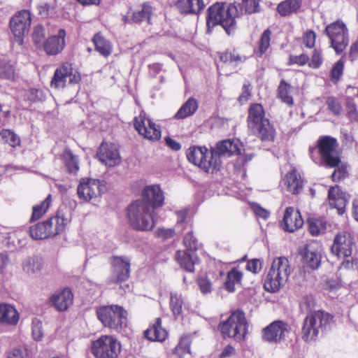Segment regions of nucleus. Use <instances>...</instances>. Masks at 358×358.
<instances>
[{
    "label": "nucleus",
    "mask_w": 358,
    "mask_h": 358,
    "mask_svg": "<svg viewBox=\"0 0 358 358\" xmlns=\"http://www.w3.org/2000/svg\"><path fill=\"white\" fill-rule=\"evenodd\" d=\"M328 199L329 205L336 208L339 215H343L345 211L346 204L349 202L350 195L343 191L338 185H336L329 188Z\"/></svg>",
    "instance_id": "5701e85b"
},
{
    "label": "nucleus",
    "mask_w": 358,
    "mask_h": 358,
    "mask_svg": "<svg viewBox=\"0 0 358 358\" xmlns=\"http://www.w3.org/2000/svg\"><path fill=\"white\" fill-rule=\"evenodd\" d=\"M142 201L149 206L152 210L164 204V193L159 185H153L146 186L142 191Z\"/></svg>",
    "instance_id": "aec40b11"
},
{
    "label": "nucleus",
    "mask_w": 358,
    "mask_h": 358,
    "mask_svg": "<svg viewBox=\"0 0 358 358\" xmlns=\"http://www.w3.org/2000/svg\"><path fill=\"white\" fill-rule=\"evenodd\" d=\"M127 216L130 226L138 231L152 230L156 222L153 210L140 199L133 201L128 206Z\"/></svg>",
    "instance_id": "7ed1b4c3"
},
{
    "label": "nucleus",
    "mask_w": 358,
    "mask_h": 358,
    "mask_svg": "<svg viewBox=\"0 0 358 358\" xmlns=\"http://www.w3.org/2000/svg\"><path fill=\"white\" fill-rule=\"evenodd\" d=\"M252 209L255 214L257 217H261L264 220H266L270 215V213L267 210L263 208L258 204L253 205Z\"/></svg>",
    "instance_id": "69168bd1"
},
{
    "label": "nucleus",
    "mask_w": 358,
    "mask_h": 358,
    "mask_svg": "<svg viewBox=\"0 0 358 358\" xmlns=\"http://www.w3.org/2000/svg\"><path fill=\"white\" fill-rule=\"evenodd\" d=\"M335 169L331 174V179L334 182H339L341 180L345 179L348 176L346 167L343 166H339L334 167Z\"/></svg>",
    "instance_id": "864d4df0"
},
{
    "label": "nucleus",
    "mask_w": 358,
    "mask_h": 358,
    "mask_svg": "<svg viewBox=\"0 0 358 358\" xmlns=\"http://www.w3.org/2000/svg\"><path fill=\"white\" fill-rule=\"evenodd\" d=\"M19 320V313L14 306L9 304L0 305V323L15 325Z\"/></svg>",
    "instance_id": "2f4dec72"
},
{
    "label": "nucleus",
    "mask_w": 358,
    "mask_h": 358,
    "mask_svg": "<svg viewBox=\"0 0 358 358\" xmlns=\"http://www.w3.org/2000/svg\"><path fill=\"white\" fill-rule=\"evenodd\" d=\"M106 190L103 181L93 178H83L78 186L77 194L80 199L94 203Z\"/></svg>",
    "instance_id": "4468645a"
},
{
    "label": "nucleus",
    "mask_w": 358,
    "mask_h": 358,
    "mask_svg": "<svg viewBox=\"0 0 358 358\" xmlns=\"http://www.w3.org/2000/svg\"><path fill=\"white\" fill-rule=\"evenodd\" d=\"M322 63V59L321 54L318 51L315 50L312 55L310 62L308 64L309 66L313 69H318L321 66Z\"/></svg>",
    "instance_id": "680f3d73"
},
{
    "label": "nucleus",
    "mask_w": 358,
    "mask_h": 358,
    "mask_svg": "<svg viewBox=\"0 0 358 358\" xmlns=\"http://www.w3.org/2000/svg\"><path fill=\"white\" fill-rule=\"evenodd\" d=\"M138 117H135L134 127L138 134L145 138L151 141H157L161 138V131L152 120L148 117L140 115Z\"/></svg>",
    "instance_id": "6ab92c4d"
},
{
    "label": "nucleus",
    "mask_w": 358,
    "mask_h": 358,
    "mask_svg": "<svg viewBox=\"0 0 358 358\" xmlns=\"http://www.w3.org/2000/svg\"><path fill=\"white\" fill-rule=\"evenodd\" d=\"M190 251L178 250L176 253V259L180 266L187 272L192 273L194 271V265L199 262V258L194 253Z\"/></svg>",
    "instance_id": "c85d7f7f"
},
{
    "label": "nucleus",
    "mask_w": 358,
    "mask_h": 358,
    "mask_svg": "<svg viewBox=\"0 0 358 358\" xmlns=\"http://www.w3.org/2000/svg\"><path fill=\"white\" fill-rule=\"evenodd\" d=\"M303 263L312 270L317 269L321 264L322 255L315 243L306 244L300 251Z\"/></svg>",
    "instance_id": "412c9836"
},
{
    "label": "nucleus",
    "mask_w": 358,
    "mask_h": 358,
    "mask_svg": "<svg viewBox=\"0 0 358 358\" xmlns=\"http://www.w3.org/2000/svg\"><path fill=\"white\" fill-rule=\"evenodd\" d=\"M271 31L267 29L262 34L259 41V50L262 56L269 48Z\"/></svg>",
    "instance_id": "8fccbe9b"
},
{
    "label": "nucleus",
    "mask_w": 358,
    "mask_h": 358,
    "mask_svg": "<svg viewBox=\"0 0 358 358\" xmlns=\"http://www.w3.org/2000/svg\"><path fill=\"white\" fill-rule=\"evenodd\" d=\"M110 264L112 266V282L120 283L129 279L131 267L130 257L113 255L110 257Z\"/></svg>",
    "instance_id": "f3484780"
},
{
    "label": "nucleus",
    "mask_w": 358,
    "mask_h": 358,
    "mask_svg": "<svg viewBox=\"0 0 358 358\" xmlns=\"http://www.w3.org/2000/svg\"><path fill=\"white\" fill-rule=\"evenodd\" d=\"M210 158L213 163V170H220L222 164V157L241 155L240 144L229 139L223 140L217 142L215 147L210 148Z\"/></svg>",
    "instance_id": "f8f14e48"
},
{
    "label": "nucleus",
    "mask_w": 358,
    "mask_h": 358,
    "mask_svg": "<svg viewBox=\"0 0 358 358\" xmlns=\"http://www.w3.org/2000/svg\"><path fill=\"white\" fill-rule=\"evenodd\" d=\"M41 268V260L38 257H29L23 264V270L27 273H36Z\"/></svg>",
    "instance_id": "a18cd8bd"
},
{
    "label": "nucleus",
    "mask_w": 358,
    "mask_h": 358,
    "mask_svg": "<svg viewBox=\"0 0 358 358\" xmlns=\"http://www.w3.org/2000/svg\"><path fill=\"white\" fill-rule=\"evenodd\" d=\"M309 60V57L306 54H301L300 55H290L289 59V64H297L299 66L305 65Z\"/></svg>",
    "instance_id": "4d7b16f0"
},
{
    "label": "nucleus",
    "mask_w": 358,
    "mask_h": 358,
    "mask_svg": "<svg viewBox=\"0 0 358 358\" xmlns=\"http://www.w3.org/2000/svg\"><path fill=\"white\" fill-rule=\"evenodd\" d=\"M336 138L330 136H324L317 141V149L321 157V163L326 167H335L341 164L338 155Z\"/></svg>",
    "instance_id": "9d476101"
},
{
    "label": "nucleus",
    "mask_w": 358,
    "mask_h": 358,
    "mask_svg": "<svg viewBox=\"0 0 358 358\" xmlns=\"http://www.w3.org/2000/svg\"><path fill=\"white\" fill-rule=\"evenodd\" d=\"M97 155L100 161L108 166H114L120 162L119 152L113 144L102 143Z\"/></svg>",
    "instance_id": "bb28decb"
},
{
    "label": "nucleus",
    "mask_w": 358,
    "mask_h": 358,
    "mask_svg": "<svg viewBox=\"0 0 358 358\" xmlns=\"http://www.w3.org/2000/svg\"><path fill=\"white\" fill-rule=\"evenodd\" d=\"M157 235L159 238L166 240L174 236L175 230L173 229H159Z\"/></svg>",
    "instance_id": "338daca9"
},
{
    "label": "nucleus",
    "mask_w": 358,
    "mask_h": 358,
    "mask_svg": "<svg viewBox=\"0 0 358 358\" xmlns=\"http://www.w3.org/2000/svg\"><path fill=\"white\" fill-rule=\"evenodd\" d=\"M15 77V68L9 61L0 60V78L13 80Z\"/></svg>",
    "instance_id": "c03bdc74"
},
{
    "label": "nucleus",
    "mask_w": 358,
    "mask_h": 358,
    "mask_svg": "<svg viewBox=\"0 0 358 358\" xmlns=\"http://www.w3.org/2000/svg\"><path fill=\"white\" fill-rule=\"evenodd\" d=\"M317 301L312 294L304 295L299 303L301 312L307 313L302 329L301 337L305 341L315 340L320 334L331 329L334 316L322 310H315Z\"/></svg>",
    "instance_id": "f257e3e1"
},
{
    "label": "nucleus",
    "mask_w": 358,
    "mask_h": 358,
    "mask_svg": "<svg viewBox=\"0 0 358 358\" xmlns=\"http://www.w3.org/2000/svg\"><path fill=\"white\" fill-rule=\"evenodd\" d=\"M73 301V295L69 288H64L60 292H55L50 298L51 306L59 312L66 310Z\"/></svg>",
    "instance_id": "a878e982"
},
{
    "label": "nucleus",
    "mask_w": 358,
    "mask_h": 358,
    "mask_svg": "<svg viewBox=\"0 0 358 358\" xmlns=\"http://www.w3.org/2000/svg\"><path fill=\"white\" fill-rule=\"evenodd\" d=\"M248 125L262 141H273L275 130L269 120L264 117V110L260 103H252L248 110Z\"/></svg>",
    "instance_id": "20e7f679"
},
{
    "label": "nucleus",
    "mask_w": 358,
    "mask_h": 358,
    "mask_svg": "<svg viewBox=\"0 0 358 358\" xmlns=\"http://www.w3.org/2000/svg\"><path fill=\"white\" fill-rule=\"evenodd\" d=\"M27 98L32 103L42 102L45 100V95L41 89L31 88L27 93Z\"/></svg>",
    "instance_id": "09e8293b"
},
{
    "label": "nucleus",
    "mask_w": 358,
    "mask_h": 358,
    "mask_svg": "<svg viewBox=\"0 0 358 358\" xmlns=\"http://www.w3.org/2000/svg\"><path fill=\"white\" fill-rule=\"evenodd\" d=\"M93 43L94 44L95 50L102 56L107 57L112 52L111 43L105 38L101 34L97 33L93 37Z\"/></svg>",
    "instance_id": "f704fd0d"
},
{
    "label": "nucleus",
    "mask_w": 358,
    "mask_h": 358,
    "mask_svg": "<svg viewBox=\"0 0 358 358\" xmlns=\"http://www.w3.org/2000/svg\"><path fill=\"white\" fill-rule=\"evenodd\" d=\"M301 6V0H285L277 6V11L281 16H287L296 13Z\"/></svg>",
    "instance_id": "e433bc0d"
},
{
    "label": "nucleus",
    "mask_w": 358,
    "mask_h": 358,
    "mask_svg": "<svg viewBox=\"0 0 358 358\" xmlns=\"http://www.w3.org/2000/svg\"><path fill=\"white\" fill-rule=\"evenodd\" d=\"M32 336L34 340L39 341L43 337L42 322L35 318L31 323Z\"/></svg>",
    "instance_id": "5fc2aeb1"
},
{
    "label": "nucleus",
    "mask_w": 358,
    "mask_h": 358,
    "mask_svg": "<svg viewBox=\"0 0 358 358\" xmlns=\"http://www.w3.org/2000/svg\"><path fill=\"white\" fill-rule=\"evenodd\" d=\"M145 337L151 341H164L167 336V331L162 327V319H156L152 327L144 331Z\"/></svg>",
    "instance_id": "473e14b6"
},
{
    "label": "nucleus",
    "mask_w": 358,
    "mask_h": 358,
    "mask_svg": "<svg viewBox=\"0 0 358 358\" xmlns=\"http://www.w3.org/2000/svg\"><path fill=\"white\" fill-rule=\"evenodd\" d=\"M239 17L238 6L235 3L225 6L217 2L207 9V34H211L215 27L220 25L228 36H234L237 29L236 18Z\"/></svg>",
    "instance_id": "f03ea898"
},
{
    "label": "nucleus",
    "mask_w": 358,
    "mask_h": 358,
    "mask_svg": "<svg viewBox=\"0 0 358 358\" xmlns=\"http://www.w3.org/2000/svg\"><path fill=\"white\" fill-rule=\"evenodd\" d=\"M29 229L26 227L19 228L9 233L6 237L7 244L10 250L22 248L27 245Z\"/></svg>",
    "instance_id": "cd10ccee"
},
{
    "label": "nucleus",
    "mask_w": 358,
    "mask_h": 358,
    "mask_svg": "<svg viewBox=\"0 0 358 358\" xmlns=\"http://www.w3.org/2000/svg\"><path fill=\"white\" fill-rule=\"evenodd\" d=\"M45 38V29L42 25H37L34 27L32 39L36 45L41 44Z\"/></svg>",
    "instance_id": "6e6d98bb"
},
{
    "label": "nucleus",
    "mask_w": 358,
    "mask_h": 358,
    "mask_svg": "<svg viewBox=\"0 0 358 358\" xmlns=\"http://www.w3.org/2000/svg\"><path fill=\"white\" fill-rule=\"evenodd\" d=\"M183 299L180 294L171 292L170 298V308L175 317H178L182 313Z\"/></svg>",
    "instance_id": "ea45409f"
},
{
    "label": "nucleus",
    "mask_w": 358,
    "mask_h": 358,
    "mask_svg": "<svg viewBox=\"0 0 358 358\" xmlns=\"http://www.w3.org/2000/svg\"><path fill=\"white\" fill-rule=\"evenodd\" d=\"M31 22V13L27 10L18 11L10 20L9 26L14 36V41L22 45L24 37L29 31Z\"/></svg>",
    "instance_id": "ddd939ff"
},
{
    "label": "nucleus",
    "mask_w": 358,
    "mask_h": 358,
    "mask_svg": "<svg viewBox=\"0 0 358 358\" xmlns=\"http://www.w3.org/2000/svg\"><path fill=\"white\" fill-rule=\"evenodd\" d=\"M263 332L264 340L277 343L285 340V334L288 333V326L287 323L277 320L265 327Z\"/></svg>",
    "instance_id": "b1692460"
},
{
    "label": "nucleus",
    "mask_w": 358,
    "mask_h": 358,
    "mask_svg": "<svg viewBox=\"0 0 358 358\" xmlns=\"http://www.w3.org/2000/svg\"><path fill=\"white\" fill-rule=\"evenodd\" d=\"M64 158L68 172L76 174L79 170L78 156L73 155L72 151L67 148L64 150Z\"/></svg>",
    "instance_id": "58836bf2"
},
{
    "label": "nucleus",
    "mask_w": 358,
    "mask_h": 358,
    "mask_svg": "<svg viewBox=\"0 0 358 358\" xmlns=\"http://www.w3.org/2000/svg\"><path fill=\"white\" fill-rule=\"evenodd\" d=\"M210 151L206 146H191L186 152L189 162L199 166L205 172H213V160L210 158Z\"/></svg>",
    "instance_id": "dca6fc26"
},
{
    "label": "nucleus",
    "mask_w": 358,
    "mask_h": 358,
    "mask_svg": "<svg viewBox=\"0 0 358 358\" xmlns=\"http://www.w3.org/2000/svg\"><path fill=\"white\" fill-rule=\"evenodd\" d=\"M324 32L336 53L342 54L349 43V33L345 24L341 20H337L327 25Z\"/></svg>",
    "instance_id": "1a4fd4ad"
},
{
    "label": "nucleus",
    "mask_w": 358,
    "mask_h": 358,
    "mask_svg": "<svg viewBox=\"0 0 358 358\" xmlns=\"http://www.w3.org/2000/svg\"><path fill=\"white\" fill-rule=\"evenodd\" d=\"M290 87V85L285 80H281L278 87V97L288 106H292L294 104L293 98L289 95Z\"/></svg>",
    "instance_id": "a19ab883"
},
{
    "label": "nucleus",
    "mask_w": 358,
    "mask_h": 358,
    "mask_svg": "<svg viewBox=\"0 0 358 358\" xmlns=\"http://www.w3.org/2000/svg\"><path fill=\"white\" fill-rule=\"evenodd\" d=\"M8 358H29L27 350L22 348H14L8 355Z\"/></svg>",
    "instance_id": "e2e57ef3"
},
{
    "label": "nucleus",
    "mask_w": 358,
    "mask_h": 358,
    "mask_svg": "<svg viewBox=\"0 0 358 358\" xmlns=\"http://www.w3.org/2000/svg\"><path fill=\"white\" fill-rule=\"evenodd\" d=\"M262 268V262L259 259H253L249 260L246 265V269L253 273H257Z\"/></svg>",
    "instance_id": "13d9d810"
},
{
    "label": "nucleus",
    "mask_w": 358,
    "mask_h": 358,
    "mask_svg": "<svg viewBox=\"0 0 358 358\" xmlns=\"http://www.w3.org/2000/svg\"><path fill=\"white\" fill-rule=\"evenodd\" d=\"M198 284L203 294H208L212 291V285L210 280L207 278H200L198 280Z\"/></svg>",
    "instance_id": "052dcab7"
},
{
    "label": "nucleus",
    "mask_w": 358,
    "mask_h": 358,
    "mask_svg": "<svg viewBox=\"0 0 358 358\" xmlns=\"http://www.w3.org/2000/svg\"><path fill=\"white\" fill-rule=\"evenodd\" d=\"M183 243L188 251L196 252L199 248V242L192 231H188L183 238Z\"/></svg>",
    "instance_id": "de8ad7c7"
},
{
    "label": "nucleus",
    "mask_w": 358,
    "mask_h": 358,
    "mask_svg": "<svg viewBox=\"0 0 358 358\" xmlns=\"http://www.w3.org/2000/svg\"><path fill=\"white\" fill-rule=\"evenodd\" d=\"M303 220L299 210L295 211L293 207L285 209L283 219L281 222L282 228L288 232H294L302 227Z\"/></svg>",
    "instance_id": "393cba45"
},
{
    "label": "nucleus",
    "mask_w": 358,
    "mask_h": 358,
    "mask_svg": "<svg viewBox=\"0 0 358 358\" xmlns=\"http://www.w3.org/2000/svg\"><path fill=\"white\" fill-rule=\"evenodd\" d=\"M66 32L59 29L56 35L48 37L43 43V50L48 55L55 56L60 53L66 46Z\"/></svg>",
    "instance_id": "4be33fe9"
},
{
    "label": "nucleus",
    "mask_w": 358,
    "mask_h": 358,
    "mask_svg": "<svg viewBox=\"0 0 358 358\" xmlns=\"http://www.w3.org/2000/svg\"><path fill=\"white\" fill-rule=\"evenodd\" d=\"M220 59L224 63L229 64L234 67L237 66L240 63L245 62V57H241L235 50H226L220 54Z\"/></svg>",
    "instance_id": "4c0bfd02"
},
{
    "label": "nucleus",
    "mask_w": 358,
    "mask_h": 358,
    "mask_svg": "<svg viewBox=\"0 0 358 358\" xmlns=\"http://www.w3.org/2000/svg\"><path fill=\"white\" fill-rule=\"evenodd\" d=\"M227 277L229 280L234 281V283H238L241 282L243 273L236 268H234L227 273Z\"/></svg>",
    "instance_id": "0e129e2a"
},
{
    "label": "nucleus",
    "mask_w": 358,
    "mask_h": 358,
    "mask_svg": "<svg viewBox=\"0 0 358 358\" xmlns=\"http://www.w3.org/2000/svg\"><path fill=\"white\" fill-rule=\"evenodd\" d=\"M51 201V195L49 194L46 199L39 205L33 207L32 215L30 220L34 221L39 219L48 210Z\"/></svg>",
    "instance_id": "37998d69"
},
{
    "label": "nucleus",
    "mask_w": 358,
    "mask_h": 358,
    "mask_svg": "<svg viewBox=\"0 0 358 358\" xmlns=\"http://www.w3.org/2000/svg\"><path fill=\"white\" fill-rule=\"evenodd\" d=\"M199 107L198 101L193 97H189L178 109L175 114L176 120H183L193 115Z\"/></svg>",
    "instance_id": "72a5a7b5"
},
{
    "label": "nucleus",
    "mask_w": 358,
    "mask_h": 358,
    "mask_svg": "<svg viewBox=\"0 0 358 358\" xmlns=\"http://www.w3.org/2000/svg\"><path fill=\"white\" fill-rule=\"evenodd\" d=\"M68 222L69 219L59 210L55 216L31 226L29 228V235L34 240H43L55 236L64 231Z\"/></svg>",
    "instance_id": "39448f33"
},
{
    "label": "nucleus",
    "mask_w": 358,
    "mask_h": 358,
    "mask_svg": "<svg viewBox=\"0 0 358 358\" xmlns=\"http://www.w3.org/2000/svg\"><path fill=\"white\" fill-rule=\"evenodd\" d=\"M67 78L69 84H78L81 76L78 71L73 70L71 64L65 62L55 69L50 85L57 89L64 88Z\"/></svg>",
    "instance_id": "2eb2a0df"
},
{
    "label": "nucleus",
    "mask_w": 358,
    "mask_h": 358,
    "mask_svg": "<svg viewBox=\"0 0 358 358\" xmlns=\"http://www.w3.org/2000/svg\"><path fill=\"white\" fill-rule=\"evenodd\" d=\"M154 9L150 3H143L141 8L136 10L131 11V21L135 24H141L145 22L151 24L150 20L153 15Z\"/></svg>",
    "instance_id": "c756f323"
},
{
    "label": "nucleus",
    "mask_w": 358,
    "mask_h": 358,
    "mask_svg": "<svg viewBox=\"0 0 358 358\" xmlns=\"http://www.w3.org/2000/svg\"><path fill=\"white\" fill-rule=\"evenodd\" d=\"M240 14L243 13L247 14H252L259 12V0H242V2L238 4Z\"/></svg>",
    "instance_id": "79ce46f5"
},
{
    "label": "nucleus",
    "mask_w": 358,
    "mask_h": 358,
    "mask_svg": "<svg viewBox=\"0 0 358 358\" xmlns=\"http://www.w3.org/2000/svg\"><path fill=\"white\" fill-rule=\"evenodd\" d=\"M315 38L316 36L313 31H307L303 36V43L307 48H311L315 45Z\"/></svg>",
    "instance_id": "bf43d9fd"
},
{
    "label": "nucleus",
    "mask_w": 358,
    "mask_h": 358,
    "mask_svg": "<svg viewBox=\"0 0 358 358\" xmlns=\"http://www.w3.org/2000/svg\"><path fill=\"white\" fill-rule=\"evenodd\" d=\"M166 145L173 151H178L181 149V144L169 136L164 138Z\"/></svg>",
    "instance_id": "774afa93"
},
{
    "label": "nucleus",
    "mask_w": 358,
    "mask_h": 358,
    "mask_svg": "<svg viewBox=\"0 0 358 358\" xmlns=\"http://www.w3.org/2000/svg\"><path fill=\"white\" fill-rule=\"evenodd\" d=\"M248 328V324L245 313L239 309L231 313L225 321L218 325V329L224 338H233L237 341L245 339Z\"/></svg>",
    "instance_id": "423d86ee"
},
{
    "label": "nucleus",
    "mask_w": 358,
    "mask_h": 358,
    "mask_svg": "<svg viewBox=\"0 0 358 358\" xmlns=\"http://www.w3.org/2000/svg\"><path fill=\"white\" fill-rule=\"evenodd\" d=\"M120 350V343L111 336H101L92 345V352L96 358H116Z\"/></svg>",
    "instance_id": "9b49d317"
},
{
    "label": "nucleus",
    "mask_w": 358,
    "mask_h": 358,
    "mask_svg": "<svg viewBox=\"0 0 358 358\" xmlns=\"http://www.w3.org/2000/svg\"><path fill=\"white\" fill-rule=\"evenodd\" d=\"M0 136L4 141V143L9 144L12 147L19 145L20 143V137L10 129H3L0 131Z\"/></svg>",
    "instance_id": "49530a36"
},
{
    "label": "nucleus",
    "mask_w": 358,
    "mask_h": 358,
    "mask_svg": "<svg viewBox=\"0 0 358 358\" xmlns=\"http://www.w3.org/2000/svg\"><path fill=\"white\" fill-rule=\"evenodd\" d=\"M287 190L293 194H298L303 189V182L296 170H292L286 175Z\"/></svg>",
    "instance_id": "c9c22d12"
},
{
    "label": "nucleus",
    "mask_w": 358,
    "mask_h": 358,
    "mask_svg": "<svg viewBox=\"0 0 358 358\" xmlns=\"http://www.w3.org/2000/svg\"><path fill=\"white\" fill-rule=\"evenodd\" d=\"M176 7L181 13L197 14L205 7L203 0H178Z\"/></svg>",
    "instance_id": "7c9ffc66"
},
{
    "label": "nucleus",
    "mask_w": 358,
    "mask_h": 358,
    "mask_svg": "<svg viewBox=\"0 0 358 358\" xmlns=\"http://www.w3.org/2000/svg\"><path fill=\"white\" fill-rule=\"evenodd\" d=\"M289 274L290 266L288 259L284 257L274 259L264 280L265 290L272 293L277 292L287 282Z\"/></svg>",
    "instance_id": "6e6552de"
},
{
    "label": "nucleus",
    "mask_w": 358,
    "mask_h": 358,
    "mask_svg": "<svg viewBox=\"0 0 358 358\" xmlns=\"http://www.w3.org/2000/svg\"><path fill=\"white\" fill-rule=\"evenodd\" d=\"M326 103L327 105L328 109L331 110L335 115H339L341 114L342 106L336 97H327Z\"/></svg>",
    "instance_id": "603ef678"
},
{
    "label": "nucleus",
    "mask_w": 358,
    "mask_h": 358,
    "mask_svg": "<svg viewBox=\"0 0 358 358\" xmlns=\"http://www.w3.org/2000/svg\"><path fill=\"white\" fill-rule=\"evenodd\" d=\"M354 238L350 233L343 232L337 234L331 247V252L338 258H348L352 254Z\"/></svg>",
    "instance_id": "a211bd4d"
},
{
    "label": "nucleus",
    "mask_w": 358,
    "mask_h": 358,
    "mask_svg": "<svg viewBox=\"0 0 358 358\" xmlns=\"http://www.w3.org/2000/svg\"><path fill=\"white\" fill-rule=\"evenodd\" d=\"M98 320L103 327L120 331L127 326V311L119 305L103 306L96 310Z\"/></svg>",
    "instance_id": "0eeeda50"
},
{
    "label": "nucleus",
    "mask_w": 358,
    "mask_h": 358,
    "mask_svg": "<svg viewBox=\"0 0 358 358\" xmlns=\"http://www.w3.org/2000/svg\"><path fill=\"white\" fill-rule=\"evenodd\" d=\"M343 69H344V62L341 59L337 62H336L334 64V65L333 66V67L331 70L330 74H331V80H333V82L337 83L340 80V78L343 73Z\"/></svg>",
    "instance_id": "3c124183"
}]
</instances>
